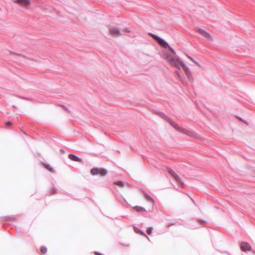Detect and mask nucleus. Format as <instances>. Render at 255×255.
I'll return each instance as SVG.
<instances>
[{
  "instance_id": "nucleus-1",
  "label": "nucleus",
  "mask_w": 255,
  "mask_h": 255,
  "mask_svg": "<svg viewBox=\"0 0 255 255\" xmlns=\"http://www.w3.org/2000/svg\"><path fill=\"white\" fill-rule=\"evenodd\" d=\"M165 59L170 65L178 69H180V66H181L187 78H189L191 77V72L189 68L179 58L174 57L170 54H167Z\"/></svg>"
},
{
  "instance_id": "nucleus-2",
  "label": "nucleus",
  "mask_w": 255,
  "mask_h": 255,
  "mask_svg": "<svg viewBox=\"0 0 255 255\" xmlns=\"http://www.w3.org/2000/svg\"><path fill=\"white\" fill-rule=\"evenodd\" d=\"M167 120L170 123V125L173 127L175 128H176L177 130H179L180 132H182L185 134L191 136V137H194L195 136V133H194L193 131H190L189 130L186 129L185 128H181L179 127H178L177 125H176L174 123L171 121L169 119H167Z\"/></svg>"
},
{
  "instance_id": "nucleus-3",
  "label": "nucleus",
  "mask_w": 255,
  "mask_h": 255,
  "mask_svg": "<svg viewBox=\"0 0 255 255\" xmlns=\"http://www.w3.org/2000/svg\"><path fill=\"white\" fill-rule=\"evenodd\" d=\"M151 36L153 38V39L156 40L157 42L158 43V44L160 45L161 46L164 48H167V47H169L168 43H166L162 39L160 38V37H158L157 36L154 34H151Z\"/></svg>"
},
{
  "instance_id": "nucleus-4",
  "label": "nucleus",
  "mask_w": 255,
  "mask_h": 255,
  "mask_svg": "<svg viewBox=\"0 0 255 255\" xmlns=\"http://www.w3.org/2000/svg\"><path fill=\"white\" fill-rule=\"evenodd\" d=\"M151 36L153 38V39L156 40L157 42L158 43V44L160 45L161 46L164 48H167V47H169L168 43H166L162 39L160 38V37H158L157 36L154 34H151Z\"/></svg>"
},
{
  "instance_id": "nucleus-5",
  "label": "nucleus",
  "mask_w": 255,
  "mask_h": 255,
  "mask_svg": "<svg viewBox=\"0 0 255 255\" xmlns=\"http://www.w3.org/2000/svg\"><path fill=\"white\" fill-rule=\"evenodd\" d=\"M240 248L243 252L250 251L252 250L251 246L247 242L241 243Z\"/></svg>"
},
{
  "instance_id": "nucleus-6",
  "label": "nucleus",
  "mask_w": 255,
  "mask_h": 255,
  "mask_svg": "<svg viewBox=\"0 0 255 255\" xmlns=\"http://www.w3.org/2000/svg\"><path fill=\"white\" fill-rule=\"evenodd\" d=\"M110 34L113 36H118L121 35L119 30L116 27H111L109 29Z\"/></svg>"
},
{
  "instance_id": "nucleus-7",
  "label": "nucleus",
  "mask_w": 255,
  "mask_h": 255,
  "mask_svg": "<svg viewBox=\"0 0 255 255\" xmlns=\"http://www.w3.org/2000/svg\"><path fill=\"white\" fill-rule=\"evenodd\" d=\"M197 32L200 34L201 35H202L203 37H204L205 38L208 39H211V35L208 33H207V32H206L205 31L202 30V29H199L197 30Z\"/></svg>"
},
{
  "instance_id": "nucleus-8",
  "label": "nucleus",
  "mask_w": 255,
  "mask_h": 255,
  "mask_svg": "<svg viewBox=\"0 0 255 255\" xmlns=\"http://www.w3.org/2000/svg\"><path fill=\"white\" fill-rule=\"evenodd\" d=\"M16 2L23 7H26L30 4L29 0H16Z\"/></svg>"
},
{
  "instance_id": "nucleus-9",
  "label": "nucleus",
  "mask_w": 255,
  "mask_h": 255,
  "mask_svg": "<svg viewBox=\"0 0 255 255\" xmlns=\"http://www.w3.org/2000/svg\"><path fill=\"white\" fill-rule=\"evenodd\" d=\"M107 172L105 169L102 168H97V175H99L101 176H105L107 175Z\"/></svg>"
},
{
  "instance_id": "nucleus-10",
  "label": "nucleus",
  "mask_w": 255,
  "mask_h": 255,
  "mask_svg": "<svg viewBox=\"0 0 255 255\" xmlns=\"http://www.w3.org/2000/svg\"><path fill=\"white\" fill-rule=\"evenodd\" d=\"M68 157L71 160L77 161L79 162H82L83 160L82 158H79L78 157L75 156L74 154H70L68 155Z\"/></svg>"
},
{
  "instance_id": "nucleus-11",
  "label": "nucleus",
  "mask_w": 255,
  "mask_h": 255,
  "mask_svg": "<svg viewBox=\"0 0 255 255\" xmlns=\"http://www.w3.org/2000/svg\"><path fill=\"white\" fill-rule=\"evenodd\" d=\"M168 172L174 178V179L177 182H180V179L179 176L171 169H168Z\"/></svg>"
},
{
  "instance_id": "nucleus-12",
  "label": "nucleus",
  "mask_w": 255,
  "mask_h": 255,
  "mask_svg": "<svg viewBox=\"0 0 255 255\" xmlns=\"http://www.w3.org/2000/svg\"><path fill=\"white\" fill-rule=\"evenodd\" d=\"M43 166L50 172L52 173H54L55 172L54 169L49 164L47 163H43Z\"/></svg>"
},
{
  "instance_id": "nucleus-13",
  "label": "nucleus",
  "mask_w": 255,
  "mask_h": 255,
  "mask_svg": "<svg viewBox=\"0 0 255 255\" xmlns=\"http://www.w3.org/2000/svg\"><path fill=\"white\" fill-rule=\"evenodd\" d=\"M133 209L137 212L145 211V209L140 206H135L133 207Z\"/></svg>"
},
{
  "instance_id": "nucleus-14",
  "label": "nucleus",
  "mask_w": 255,
  "mask_h": 255,
  "mask_svg": "<svg viewBox=\"0 0 255 255\" xmlns=\"http://www.w3.org/2000/svg\"><path fill=\"white\" fill-rule=\"evenodd\" d=\"M40 252L42 254H45L47 253V248L44 246H42L40 249Z\"/></svg>"
},
{
  "instance_id": "nucleus-15",
  "label": "nucleus",
  "mask_w": 255,
  "mask_h": 255,
  "mask_svg": "<svg viewBox=\"0 0 255 255\" xmlns=\"http://www.w3.org/2000/svg\"><path fill=\"white\" fill-rule=\"evenodd\" d=\"M114 184L118 186H120V187L124 186V184L122 181L116 182H115Z\"/></svg>"
},
{
  "instance_id": "nucleus-16",
  "label": "nucleus",
  "mask_w": 255,
  "mask_h": 255,
  "mask_svg": "<svg viewBox=\"0 0 255 255\" xmlns=\"http://www.w3.org/2000/svg\"><path fill=\"white\" fill-rule=\"evenodd\" d=\"M152 227H148L147 229L146 232L148 235H150L152 231Z\"/></svg>"
},
{
  "instance_id": "nucleus-17",
  "label": "nucleus",
  "mask_w": 255,
  "mask_h": 255,
  "mask_svg": "<svg viewBox=\"0 0 255 255\" xmlns=\"http://www.w3.org/2000/svg\"><path fill=\"white\" fill-rule=\"evenodd\" d=\"M91 173L93 175L96 174V168H93L91 170Z\"/></svg>"
},
{
  "instance_id": "nucleus-18",
  "label": "nucleus",
  "mask_w": 255,
  "mask_h": 255,
  "mask_svg": "<svg viewBox=\"0 0 255 255\" xmlns=\"http://www.w3.org/2000/svg\"><path fill=\"white\" fill-rule=\"evenodd\" d=\"M5 125L6 126H11L12 125V123L10 122H7L5 123Z\"/></svg>"
},
{
  "instance_id": "nucleus-19",
  "label": "nucleus",
  "mask_w": 255,
  "mask_h": 255,
  "mask_svg": "<svg viewBox=\"0 0 255 255\" xmlns=\"http://www.w3.org/2000/svg\"><path fill=\"white\" fill-rule=\"evenodd\" d=\"M168 47L169 48V49L170 51L172 53H173V54H175V51H174V50H173L171 47H170L169 46V47Z\"/></svg>"
},
{
  "instance_id": "nucleus-20",
  "label": "nucleus",
  "mask_w": 255,
  "mask_h": 255,
  "mask_svg": "<svg viewBox=\"0 0 255 255\" xmlns=\"http://www.w3.org/2000/svg\"><path fill=\"white\" fill-rule=\"evenodd\" d=\"M176 74H177V76H178L179 78H181V76H180V74H179V72H176Z\"/></svg>"
},
{
  "instance_id": "nucleus-21",
  "label": "nucleus",
  "mask_w": 255,
  "mask_h": 255,
  "mask_svg": "<svg viewBox=\"0 0 255 255\" xmlns=\"http://www.w3.org/2000/svg\"><path fill=\"white\" fill-rule=\"evenodd\" d=\"M147 199L148 200H152L151 198L149 196H147Z\"/></svg>"
},
{
  "instance_id": "nucleus-22",
  "label": "nucleus",
  "mask_w": 255,
  "mask_h": 255,
  "mask_svg": "<svg viewBox=\"0 0 255 255\" xmlns=\"http://www.w3.org/2000/svg\"><path fill=\"white\" fill-rule=\"evenodd\" d=\"M243 122H244V123H245L247 125H249L248 123L247 122H246V121H244V120Z\"/></svg>"
},
{
  "instance_id": "nucleus-23",
  "label": "nucleus",
  "mask_w": 255,
  "mask_h": 255,
  "mask_svg": "<svg viewBox=\"0 0 255 255\" xmlns=\"http://www.w3.org/2000/svg\"><path fill=\"white\" fill-rule=\"evenodd\" d=\"M141 233V234L142 235L144 236H146L145 234L143 232H141V233Z\"/></svg>"
},
{
  "instance_id": "nucleus-24",
  "label": "nucleus",
  "mask_w": 255,
  "mask_h": 255,
  "mask_svg": "<svg viewBox=\"0 0 255 255\" xmlns=\"http://www.w3.org/2000/svg\"><path fill=\"white\" fill-rule=\"evenodd\" d=\"M238 118L239 119L240 121H241L243 122L244 120L242 119H241L240 118Z\"/></svg>"
},
{
  "instance_id": "nucleus-25",
  "label": "nucleus",
  "mask_w": 255,
  "mask_h": 255,
  "mask_svg": "<svg viewBox=\"0 0 255 255\" xmlns=\"http://www.w3.org/2000/svg\"><path fill=\"white\" fill-rule=\"evenodd\" d=\"M97 255H101L100 254H99V253H97Z\"/></svg>"
}]
</instances>
